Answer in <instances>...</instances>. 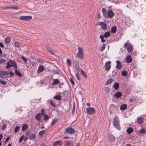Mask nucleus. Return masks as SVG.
Wrapping results in <instances>:
<instances>
[{
  "mask_svg": "<svg viewBox=\"0 0 146 146\" xmlns=\"http://www.w3.org/2000/svg\"><path fill=\"white\" fill-rule=\"evenodd\" d=\"M12 8L13 9H18L19 8L16 5H14L13 7H12Z\"/></svg>",
  "mask_w": 146,
  "mask_h": 146,
  "instance_id": "obj_55",
  "label": "nucleus"
},
{
  "mask_svg": "<svg viewBox=\"0 0 146 146\" xmlns=\"http://www.w3.org/2000/svg\"><path fill=\"white\" fill-rule=\"evenodd\" d=\"M113 81V79L111 78H110L108 79L105 83V85H108L111 83Z\"/></svg>",
  "mask_w": 146,
  "mask_h": 146,
  "instance_id": "obj_29",
  "label": "nucleus"
},
{
  "mask_svg": "<svg viewBox=\"0 0 146 146\" xmlns=\"http://www.w3.org/2000/svg\"><path fill=\"white\" fill-rule=\"evenodd\" d=\"M115 14L113 11L111 10H109L107 12V15L106 17L109 18H112L115 15Z\"/></svg>",
  "mask_w": 146,
  "mask_h": 146,
  "instance_id": "obj_9",
  "label": "nucleus"
},
{
  "mask_svg": "<svg viewBox=\"0 0 146 146\" xmlns=\"http://www.w3.org/2000/svg\"><path fill=\"white\" fill-rule=\"evenodd\" d=\"M7 125L5 123H4L3 125H2L1 127V129L2 130H4L5 128H6Z\"/></svg>",
  "mask_w": 146,
  "mask_h": 146,
  "instance_id": "obj_49",
  "label": "nucleus"
},
{
  "mask_svg": "<svg viewBox=\"0 0 146 146\" xmlns=\"http://www.w3.org/2000/svg\"><path fill=\"white\" fill-rule=\"evenodd\" d=\"M116 62L117 65L116 66V68L118 70H119L122 67L121 62L119 61L118 60H116Z\"/></svg>",
  "mask_w": 146,
  "mask_h": 146,
  "instance_id": "obj_11",
  "label": "nucleus"
},
{
  "mask_svg": "<svg viewBox=\"0 0 146 146\" xmlns=\"http://www.w3.org/2000/svg\"><path fill=\"white\" fill-rule=\"evenodd\" d=\"M53 145L54 146H61L62 141H56L54 143Z\"/></svg>",
  "mask_w": 146,
  "mask_h": 146,
  "instance_id": "obj_13",
  "label": "nucleus"
},
{
  "mask_svg": "<svg viewBox=\"0 0 146 146\" xmlns=\"http://www.w3.org/2000/svg\"><path fill=\"white\" fill-rule=\"evenodd\" d=\"M132 60V58L130 56H127L125 58L126 62L128 63H131Z\"/></svg>",
  "mask_w": 146,
  "mask_h": 146,
  "instance_id": "obj_12",
  "label": "nucleus"
},
{
  "mask_svg": "<svg viewBox=\"0 0 146 146\" xmlns=\"http://www.w3.org/2000/svg\"><path fill=\"white\" fill-rule=\"evenodd\" d=\"M104 90L106 92L108 93L110 91V88H108V87H106V88H105L104 89Z\"/></svg>",
  "mask_w": 146,
  "mask_h": 146,
  "instance_id": "obj_52",
  "label": "nucleus"
},
{
  "mask_svg": "<svg viewBox=\"0 0 146 146\" xmlns=\"http://www.w3.org/2000/svg\"><path fill=\"white\" fill-rule=\"evenodd\" d=\"M43 118H44V120L46 121V120H48V119H49V117L47 115H46V114L45 113L44 114V117Z\"/></svg>",
  "mask_w": 146,
  "mask_h": 146,
  "instance_id": "obj_39",
  "label": "nucleus"
},
{
  "mask_svg": "<svg viewBox=\"0 0 146 146\" xmlns=\"http://www.w3.org/2000/svg\"><path fill=\"white\" fill-rule=\"evenodd\" d=\"M73 142L72 141H67L66 142L65 145L67 146H72Z\"/></svg>",
  "mask_w": 146,
  "mask_h": 146,
  "instance_id": "obj_25",
  "label": "nucleus"
},
{
  "mask_svg": "<svg viewBox=\"0 0 146 146\" xmlns=\"http://www.w3.org/2000/svg\"><path fill=\"white\" fill-rule=\"evenodd\" d=\"M32 19V17L31 16H26V21L30 20Z\"/></svg>",
  "mask_w": 146,
  "mask_h": 146,
  "instance_id": "obj_48",
  "label": "nucleus"
},
{
  "mask_svg": "<svg viewBox=\"0 0 146 146\" xmlns=\"http://www.w3.org/2000/svg\"><path fill=\"white\" fill-rule=\"evenodd\" d=\"M11 41L10 37H6L5 39V42L6 44H9Z\"/></svg>",
  "mask_w": 146,
  "mask_h": 146,
  "instance_id": "obj_34",
  "label": "nucleus"
},
{
  "mask_svg": "<svg viewBox=\"0 0 146 146\" xmlns=\"http://www.w3.org/2000/svg\"><path fill=\"white\" fill-rule=\"evenodd\" d=\"M14 45L17 47H19L20 46L19 43L18 42H15L14 43Z\"/></svg>",
  "mask_w": 146,
  "mask_h": 146,
  "instance_id": "obj_43",
  "label": "nucleus"
},
{
  "mask_svg": "<svg viewBox=\"0 0 146 146\" xmlns=\"http://www.w3.org/2000/svg\"><path fill=\"white\" fill-rule=\"evenodd\" d=\"M3 74L4 75H7L9 74V73L7 71H4L3 72Z\"/></svg>",
  "mask_w": 146,
  "mask_h": 146,
  "instance_id": "obj_57",
  "label": "nucleus"
},
{
  "mask_svg": "<svg viewBox=\"0 0 146 146\" xmlns=\"http://www.w3.org/2000/svg\"><path fill=\"white\" fill-rule=\"evenodd\" d=\"M45 130H42L39 131V135L40 136H42L45 133Z\"/></svg>",
  "mask_w": 146,
  "mask_h": 146,
  "instance_id": "obj_35",
  "label": "nucleus"
},
{
  "mask_svg": "<svg viewBox=\"0 0 146 146\" xmlns=\"http://www.w3.org/2000/svg\"><path fill=\"white\" fill-rule=\"evenodd\" d=\"M102 12L103 15L106 17L107 15V12L106 9L104 8H102Z\"/></svg>",
  "mask_w": 146,
  "mask_h": 146,
  "instance_id": "obj_20",
  "label": "nucleus"
},
{
  "mask_svg": "<svg viewBox=\"0 0 146 146\" xmlns=\"http://www.w3.org/2000/svg\"><path fill=\"white\" fill-rule=\"evenodd\" d=\"M5 9H12V7H9V6L6 7H5Z\"/></svg>",
  "mask_w": 146,
  "mask_h": 146,
  "instance_id": "obj_61",
  "label": "nucleus"
},
{
  "mask_svg": "<svg viewBox=\"0 0 146 146\" xmlns=\"http://www.w3.org/2000/svg\"><path fill=\"white\" fill-rule=\"evenodd\" d=\"M11 67H14L15 69H17V64L14 61L10 60L8 62H7V65L6 66V68L8 69Z\"/></svg>",
  "mask_w": 146,
  "mask_h": 146,
  "instance_id": "obj_3",
  "label": "nucleus"
},
{
  "mask_svg": "<svg viewBox=\"0 0 146 146\" xmlns=\"http://www.w3.org/2000/svg\"><path fill=\"white\" fill-rule=\"evenodd\" d=\"M6 61L5 60L3 59H0V64L5 62Z\"/></svg>",
  "mask_w": 146,
  "mask_h": 146,
  "instance_id": "obj_53",
  "label": "nucleus"
},
{
  "mask_svg": "<svg viewBox=\"0 0 146 146\" xmlns=\"http://www.w3.org/2000/svg\"><path fill=\"white\" fill-rule=\"evenodd\" d=\"M121 75L123 76H126L127 75V72L125 71H123L121 72Z\"/></svg>",
  "mask_w": 146,
  "mask_h": 146,
  "instance_id": "obj_42",
  "label": "nucleus"
},
{
  "mask_svg": "<svg viewBox=\"0 0 146 146\" xmlns=\"http://www.w3.org/2000/svg\"><path fill=\"white\" fill-rule=\"evenodd\" d=\"M108 140L110 141L114 142L115 141V139L113 135H110L108 137Z\"/></svg>",
  "mask_w": 146,
  "mask_h": 146,
  "instance_id": "obj_15",
  "label": "nucleus"
},
{
  "mask_svg": "<svg viewBox=\"0 0 146 146\" xmlns=\"http://www.w3.org/2000/svg\"><path fill=\"white\" fill-rule=\"evenodd\" d=\"M101 39V41L102 42H105V40L104 39V38H106L107 37H100Z\"/></svg>",
  "mask_w": 146,
  "mask_h": 146,
  "instance_id": "obj_56",
  "label": "nucleus"
},
{
  "mask_svg": "<svg viewBox=\"0 0 146 146\" xmlns=\"http://www.w3.org/2000/svg\"><path fill=\"white\" fill-rule=\"evenodd\" d=\"M113 126L118 130H120L121 129L119 121L117 116H115L113 118Z\"/></svg>",
  "mask_w": 146,
  "mask_h": 146,
  "instance_id": "obj_1",
  "label": "nucleus"
},
{
  "mask_svg": "<svg viewBox=\"0 0 146 146\" xmlns=\"http://www.w3.org/2000/svg\"><path fill=\"white\" fill-rule=\"evenodd\" d=\"M138 132L141 134V135L142 134L145 133L146 132V131L143 128H142L141 130L138 131Z\"/></svg>",
  "mask_w": 146,
  "mask_h": 146,
  "instance_id": "obj_31",
  "label": "nucleus"
},
{
  "mask_svg": "<svg viewBox=\"0 0 146 146\" xmlns=\"http://www.w3.org/2000/svg\"><path fill=\"white\" fill-rule=\"evenodd\" d=\"M28 125L27 124L25 123L23 124L22 126V131H24L28 128Z\"/></svg>",
  "mask_w": 146,
  "mask_h": 146,
  "instance_id": "obj_22",
  "label": "nucleus"
},
{
  "mask_svg": "<svg viewBox=\"0 0 146 146\" xmlns=\"http://www.w3.org/2000/svg\"><path fill=\"white\" fill-rule=\"evenodd\" d=\"M45 48L46 50L50 53L53 55L54 54V53L51 50L50 48V47L46 46H45Z\"/></svg>",
  "mask_w": 146,
  "mask_h": 146,
  "instance_id": "obj_30",
  "label": "nucleus"
},
{
  "mask_svg": "<svg viewBox=\"0 0 146 146\" xmlns=\"http://www.w3.org/2000/svg\"><path fill=\"white\" fill-rule=\"evenodd\" d=\"M50 104L52 106L54 107H55L56 105H55V104L52 101L50 100Z\"/></svg>",
  "mask_w": 146,
  "mask_h": 146,
  "instance_id": "obj_50",
  "label": "nucleus"
},
{
  "mask_svg": "<svg viewBox=\"0 0 146 146\" xmlns=\"http://www.w3.org/2000/svg\"><path fill=\"white\" fill-rule=\"evenodd\" d=\"M69 80L70 82L73 85H74L75 84L72 78H70V79Z\"/></svg>",
  "mask_w": 146,
  "mask_h": 146,
  "instance_id": "obj_54",
  "label": "nucleus"
},
{
  "mask_svg": "<svg viewBox=\"0 0 146 146\" xmlns=\"http://www.w3.org/2000/svg\"><path fill=\"white\" fill-rule=\"evenodd\" d=\"M22 59L23 60L24 62L26 64L27 63V60H26V58H25V57L23 56H21V57Z\"/></svg>",
  "mask_w": 146,
  "mask_h": 146,
  "instance_id": "obj_46",
  "label": "nucleus"
},
{
  "mask_svg": "<svg viewBox=\"0 0 146 146\" xmlns=\"http://www.w3.org/2000/svg\"><path fill=\"white\" fill-rule=\"evenodd\" d=\"M65 132L66 133L74 134L75 133V130L74 129L72 128L71 126H69L66 128Z\"/></svg>",
  "mask_w": 146,
  "mask_h": 146,
  "instance_id": "obj_5",
  "label": "nucleus"
},
{
  "mask_svg": "<svg viewBox=\"0 0 146 146\" xmlns=\"http://www.w3.org/2000/svg\"><path fill=\"white\" fill-rule=\"evenodd\" d=\"M104 36H110V31H107L105 32L104 34Z\"/></svg>",
  "mask_w": 146,
  "mask_h": 146,
  "instance_id": "obj_40",
  "label": "nucleus"
},
{
  "mask_svg": "<svg viewBox=\"0 0 146 146\" xmlns=\"http://www.w3.org/2000/svg\"><path fill=\"white\" fill-rule=\"evenodd\" d=\"M133 129L131 127H129L127 129L126 131L128 134H130L132 133L133 131Z\"/></svg>",
  "mask_w": 146,
  "mask_h": 146,
  "instance_id": "obj_26",
  "label": "nucleus"
},
{
  "mask_svg": "<svg viewBox=\"0 0 146 146\" xmlns=\"http://www.w3.org/2000/svg\"><path fill=\"white\" fill-rule=\"evenodd\" d=\"M24 136L22 135L21 137L19 138V141L20 143L21 142L23 139Z\"/></svg>",
  "mask_w": 146,
  "mask_h": 146,
  "instance_id": "obj_47",
  "label": "nucleus"
},
{
  "mask_svg": "<svg viewBox=\"0 0 146 146\" xmlns=\"http://www.w3.org/2000/svg\"><path fill=\"white\" fill-rule=\"evenodd\" d=\"M117 31V27L115 26L112 27L111 28L110 32L111 33H115Z\"/></svg>",
  "mask_w": 146,
  "mask_h": 146,
  "instance_id": "obj_19",
  "label": "nucleus"
},
{
  "mask_svg": "<svg viewBox=\"0 0 146 146\" xmlns=\"http://www.w3.org/2000/svg\"><path fill=\"white\" fill-rule=\"evenodd\" d=\"M105 45L104 44H102V45L101 47V49H100V51L101 52L103 51L105 49Z\"/></svg>",
  "mask_w": 146,
  "mask_h": 146,
  "instance_id": "obj_44",
  "label": "nucleus"
},
{
  "mask_svg": "<svg viewBox=\"0 0 146 146\" xmlns=\"http://www.w3.org/2000/svg\"><path fill=\"white\" fill-rule=\"evenodd\" d=\"M4 46V45L1 42H0V47L3 48Z\"/></svg>",
  "mask_w": 146,
  "mask_h": 146,
  "instance_id": "obj_63",
  "label": "nucleus"
},
{
  "mask_svg": "<svg viewBox=\"0 0 146 146\" xmlns=\"http://www.w3.org/2000/svg\"><path fill=\"white\" fill-rule=\"evenodd\" d=\"M0 83L2 85H5L6 84L7 82L5 81L1 80H0Z\"/></svg>",
  "mask_w": 146,
  "mask_h": 146,
  "instance_id": "obj_45",
  "label": "nucleus"
},
{
  "mask_svg": "<svg viewBox=\"0 0 146 146\" xmlns=\"http://www.w3.org/2000/svg\"><path fill=\"white\" fill-rule=\"evenodd\" d=\"M78 52L77 54V56L81 60L84 59V57L82 53L83 50L82 48L80 47H78Z\"/></svg>",
  "mask_w": 146,
  "mask_h": 146,
  "instance_id": "obj_6",
  "label": "nucleus"
},
{
  "mask_svg": "<svg viewBox=\"0 0 146 146\" xmlns=\"http://www.w3.org/2000/svg\"><path fill=\"white\" fill-rule=\"evenodd\" d=\"M122 35V33H119V34H117L116 36H121Z\"/></svg>",
  "mask_w": 146,
  "mask_h": 146,
  "instance_id": "obj_59",
  "label": "nucleus"
},
{
  "mask_svg": "<svg viewBox=\"0 0 146 146\" xmlns=\"http://www.w3.org/2000/svg\"><path fill=\"white\" fill-rule=\"evenodd\" d=\"M10 139V137H8L6 139L5 141V142H7Z\"/></svg>",
  "mask_w": 146,
  "mask_h": 146,
  "instance_id": "obj_64",
  "label": "nucleus"
},
{
  "mask_svg": "<svg viewBox=\"0 0 146 146\" xmlns=\"http://www.w3.org/2000/svg\"><path fill=\"white\" fill-rule=\"evenodd\" d=\"M9 74L11 76H13L14 74L13 72L12 71H10Z\"/></svg>",
  "mask_w": 146,
  "mask_h": 146,
  "instance_id": "obj_60",
  "label": "nucleus"
},
{
  "mask_svg": "<svg viewBox=\"0 0 146 146\" xmlns=\"http://www.w3.org/2000/svg\"><path fill=\"white\" fill-rule=\"evenodd\" d=\"M54 98L57 100H60L61 99V96L60 95H58L54 96Z\"/></svg>",
  "mask_w": 146,
  "mask_h": 146,
  "instance_id": "obj_32",
  "label": "nucleus"
},
{
  "mask_svg": "<svg viewBox=\"0 0 146 146\" xmlns=\"http://www.w3.org/2000/svg\"><path fill=\"white\" fill-rule=\"evenodd\" d=\"M119 84L118 83L116 82L113 85L114 88L115 90H117L118 89Z\"/></svg>",
  "mask_w": 146,
  "mask_h": 146,
  "instance_id": "obj_33",
  "label": "nucleus"
},
{
  "mask_svg": "<svg viewBox=\"0 0 146 146\" xmlns=\"http://www.w3.org/2000/svg\"><path fill=\"white\" fill-rule=\"evenodd\" d=\"M25 134L28 137V139L30 140H34L36 138V136L35 133H33L30 131H26Z\"/></svg>",
  "mask_w": 146,
  "mask_h": 146,
  "instance_id": "obj_2",
  "label": "nucleus"
},
{
  "mask_svg": "<svg viewBox=\"0 0 146 146\" xmlns=\"http://www.w3.org/2000/svg\"><path fill=\"white\" fill-rule=\"evenodd\" d=\"M44 70L45 68L44 66L42 65H40L39 66L36 72L37 74H39L44 71Z\"/></svg>",
  "mask_w": 146,
  "mask_h": 146,
  "instance_id": "obj_10",
  "label": "nucleus"
},
{
  "mask_svg": "<svg viewBox=\"0 0 146 146\" xmlns=\"http://www.w3.org/2000/svg\"><path fill=\"white\" fill-rule=\"evenodd\" d=\"M35 118L36 120L38 121H40L41 117L40 113L37 114L35 116Z\"/></svg>",
  "mask_w": 146,
  "mask_h": 146,
  "instance_id": "obj_14",
  "label": "nucleus"
},
{
  "mask_svg": "<svg viewBox=\"0 0 146 146\" xmlns=\"http://www.w3.org/2000/svg\"><path fill=\"white\" fill-rule=\"evenodd\" d=\"M44 109H42L41 110V114L42 115H44Z\"/></svg>",
  "mask_w": 146,
  "mask_h": 146,
  "instance_id": "obj_58",
  "label": "nucleus"
},
{
  "mask_svg": "<svg viewBox=\"0 0 146 146\" xmlns=\"http://www.w3.org/2000/svg\"><path fill=\"white\" fill-rule=\"evenodd\" d=\"M20 128V127L19 126H16L15 128V132L16 133H17Z\"/></svg>",
  "mask_w": 146,
  "mask_h": 146,
  "instance_id": "obj_41",
  "label": "nucleus"
},
{
  "mask_svg": "<svg viewBox=\"0 0 146 146\" xmlns=\"http://www.w3.org/2000/svg\"><path fill=\"white\" fill-rule=\"evenodd\" d=\"M66 63L69 66H71V62L70 59H67L66 60Z\"/></svg>",
  "mask_w": 146,
  "mask_h": 146,
  "instance_id": "obj_36",
  "label": "nucleus"
},
{
  "mask_svg": "<svg viewBox=\"0 0 146 146\" xmlns=\"http://www.w3.org/2000/svg\"><path fill=\"white\" fill-rule=\"evenodd\" d=\"M15 73L16 75L19 77H21L22 76V74L20 72L19 70H17L15 69Z\"/></svg>",
  "mask_w": 146,
  "mask_h": 146,
  "instance_id": "obj_17",
  "label": "nucleus"
},
{
  "mask_svg": "<svg viewBox=\"0 0 146 146\" xmlns=\"http://www.w3.org/2000/svg\"><path fill=\"white\" fill-rule=\"evenodd\" d=\"M79 72H77L75 76L77 79L79 80H80V78L79 74Z\"/></svg>",
  "mask_w": 146,
  "mask_h": 146,
  "instance_id": "obj_38",
  "label": "nucleus"
},
{
  "mask_svg": "<svg viewBox=\"0 0 146 146\" xmlns=\"http://www.w3.org/2000/svg\"><path fill=\"white\" fill-rule=\"evenodd\" d=\"M123 47L126 48L127 50L129 53H132L133 51L132 45L130 43H125L123 46Z\"/></svg>",
  "mask_w": 146,
  "mask_h": 146,
  "instance_id": "obj_4",
  "label": "nucleus"
},
{
  "mask_svg": "<svg viewBox=\"0 0 146 146\" xmlns=\"http://www.w3.org/2000/svg\"><path fill=\"white\" fill-rule=\"evenodd\" d=\"M86 112L90 115H91L94 113L95 111L94 108H91L89 106V107L86 108Z\"/></svg>",
  "mask_w": 146,
  "mask_h": 146,
  "instance_id": "obj_7",
  "label": "nucleus"
},
{
  "mask_svg": "<svg viewBox=\"0 0 146 146\" xmlns=\"http://www.w3.org/2000/svg\"><path fill=\"white\" fill-rule=\"evenodd\" d=\"M111 62V61H108L105 63L104 67L106 71H108L110 70L111 66L110 65Z\"/></svg>",
  "mask_w": 146,
  "mask_h": 146,
  "instance_id": "obj_8",
  "label": "nucleus"
},
{
  "mask_svg": "<svg viewBox=\"0 0 146 146\" xmlns=\"http://www.w3.org/2000/svg\"><path fill=\"white\" fill-rule=\"evenodd\" d=\"M97 18H98V19L101 18V16L100 15V14L99 13H98V15L97 16Z\"/></svg>",
  "mask_w": 146,
  "mask_h": 146,
  "instance_id": "obj_62",
  "label": "nucleus"
},
{
  "mask_svg": "<svg viewBox=\"0 0 146 146\" xmlns=\"http://www.w3.org/2000/svg\"><path fill=\"white\" fill-rule=\"evenodd\" d=\"M121 96L122 93L120 92H117L115 94V96L117 98H120Z\"/></svg>",
  "mask_w": 146,
  "mask_h": 146,
  "instance_id": "obj_21",
  "label": "nucleus"
},
{
  "mask_svg": "<svg viewBox=\"0 0 146 146\" xmlns=\"http://www.w3.org/2000/svg\"><path fill=\"white\" fill-rule=\"evenodd\" d=\"M137 122L138 124H141L143 122V120L142 117L137 118Z\"/></svg>",
  "mask_w": 146,
  "mask_h": 146,
  "instance_id": "obj_23",
  "label": "nucleus"
},
{
  "mask_svg": "<svg viewBox=\"0 0 146 146\" xmlns=\"http://www.w3.org/2000/svg\"><path fill=\"white\" fill-rule=\"evenodd\" d=\"M60 82L59 80L58 79H56L54 80L52 84V86H54L55 85L57 84L60 83Z\"/></svg>",
  "mask_w": 146,
  "mask_h": 146,
  "instance_id": "obj_24",
  "label": "nucleus"
},
{
  "mask_svg": "<svg viewBox=\"0 0 146 146\" xmlns=\"http://www.w3.org/2000/svg\"><path fill=\"white\" fill-rule=\"evenodd\" d=\"M79 68L80 66L79 64H77L75 65L74 68L76 72H79Z\"/></svg>",
  "mask_w": 146,
  "mask_h": 146,
  "instance_id": "obj_27",
  "label": "nucleus"
},
{
  "mask_svg": "<svg viewBox=\"0 0 146 146\" xmlns=\"http://www.w3.org/2000/svg\"><path fill=\"white\" fill-rule=\"evenodd\" d=\"M81 74V75H83L85 78H87L86 74L85 73L84 70L82 69L80 70Z\"/></svg>",
  "mask_w": 146,
  "mask_h": 146,
  "instance_id": "obj_28",
  "label": "nucleus"
},
{
  "mask_svg": "<svg viewBox=\"0 0 146 146\" xmlns=\"http://www.w3.org/2000/svg\"><path fill=\"white\" fill-rule=\"evenodd\" d=\"M19 19L21 20L26 21V16H21L19 17Z\"/></svg>",
  "mask_w": 146,
  "mask_h": 146,
  "instance_id": "obj_37",
  "label": "nucleus"
},
{
  "mask_svg": "<svg viewBox=\"0 0 146 146\" xmlns=\"http://www.w3.org/2000/svg\"><path fill=\"white\" fill-rule=\"evenodd\" d=\"M127 105L125 104H124L120 106V109L121 110H124L127 109Z\"/></svg>",
  "mask_w": 146,
  "mask_h": 146,
  "instance_id": "obj_16",
  "label": "nucleus"
},
{
  "mask_svg": "<svg viewBox=\"0 0 146 146\" xmlns=\"http://www.w3.org/2000/svg\"><path fill=\"white\" fill-rule=\"evenodd\" d=\"M100 25L101 26V28L103 30H105L107 27V25L105 23L102 22Z\"/></svg>",
  "mask_w": 146,
  "mask_h": 146,
  "instance_id": "obj_18",
  "label": "nucleus"
},
{
  "mask_svg": "<svg viewBox=\"0 0 146 146\" xmlns=\"http://www.w3.org/2000/svg\"><path fill=\"white\" fill-rule=\"evenodd\" d=\"M58 119H54L51 123V125H54V124L56 123L57 122V121L58 120Z\"/></svg>",
  "mask_w": 146,
  "mask_h": 146,
  "instance_id": "obj_51",
  "label": "nucleus"
}]
</instances>
